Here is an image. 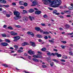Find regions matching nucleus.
I'll use <instances>...</instances> for the list:
<instances>
[{
  "label": "nucleus",
  "mask_w": 73,
  "mask_h": 73,
  "mask_svg": "<svg viewBox=\"0 0 73 73\" xmlns=\"http://www.w3.org/2000/svg\"><path fill=\"white\" fill-rule=\"evenodd\" d=\"M54 3L55 5H56L57 8L59 7V5L62 3V2H61V1L60 0H57L54 1Z\"/></svg>",
  "instance_id": "nucleus-1"
},
{
  "label": "nucleus",
  "mask_w": 73,
  "mask_h": 73,
  "mask_svg": "<svg viewBox=\"0 0 73 73\" xmlns=\"http://www.w3.org/2000/svg\"><path fill=\"white\" fill-rule=\"evenodd\" d=\"M14 15L17 17L19 18H21V16H20V13L19 12L17 11H15L14 12Z\"/></svg>",
  "instance_id": "nucleus-2"
},
{
  "label": "nucleus",
  "mask_w": 73,
  "mask_h": 73,
  "mask_svg": "<svg viewBox=\"0 0 73 73\" xmlns=\"http://www.w3.org/2000/svg\"><path fill=\"white\" fill-rule=\"evenodd\" d=\"M51 0H42V1L43 2L44 4L45 5H48V2H50Z\"/></svg>",
  "instance_id": "nucleus-3"
},
{
  "label": "nucleus",
  "mask_w": 73,
  "mask_h": 73,
  "mask_svg": "<svg viewBox=\"0 0 73 73\" xmlns=\"http://www.w3.org/2000/svg\"><path fill=\"white\" fill-rule=\"evenodd\" d=\"M13 38H14V41L16 42L18 40H19L20 38V37L19 36H15Z\"/></svg>",
  "instance_id": "nucleus-4"
},
{
  "label": "nucleus",
  "mask_w": 73,
  "mask_h": 73,
  "mask_svg": "<svg viewBox=\"0 0 73 73\" xmlns=\"http://www.w3.org/2000/svg\"><path fill=\"white\" fill-rule=\"evenodd\" d=\"M33 57L35 58H42V57L41 56H40V55L39 54H38L37 56L36 55H33Z\"/></svg>",
  "instance_id": "nucleus-5"
},
{
  "label": "nucleus",
  "mask_w": 73,
  "mask_h": 73,
  "mask_svg": "<svg viewBox=\"0 0 73 73\" xmlns=\"http://www.w3.org/2000/svg\"><path fill=\"white\" fill-rule=\"evenodd\" d=\"M51 6L52 7H53V8H57L56 5L55 4V3H54V1L51 3Z\"/></svg>",
  "instance_id": "nucleus-6"
},
{
  "label": "nucleus",
  "mask_w": 73,
  "mask_h": 73,
  "mask_svg": "<svg viewBox=\"0 0 73 73\" xmlns=\"http://www.w3.org/2000/svg\"><path fill=\"white\" fill-rule=\"evenodd\" d=\"M27 33L28 35H31V36H32V37H33L34 36H35V34H34L33 32H32L29 31L27 32Z\"/></svg>",
  "instance_id": "nucleus-7"
},
{
  "label": "nucleus",
  "mask_w": 73,
  "mask_h": 73,
  "mask_svg": "<svg viewBox=\"0 0 73 73\" xmlns=\"http://www.w3.org/2000/svg\"><path fill=\"white\" fill-rule=\"evenodd\" d=\"M10 34L11 35H12L13 36H16V35H17V33H15L14 31H11L10 32Z\"/></svg>",
  "instance_id": "nucleus-8"
},
{
  "label": "nucleus",
  "mask_w": 73,
  "mask_h": 73,
  "mask_svg": "<svg viewBox=\"0 0 73 73\" xmlns=\"http://www.w3.org/2000/svg\"><path fill=\"white\" fill-rule=\"evenodd\" d=\"M35 52L33 51H32L31 50H29V51H28V53L29 54H34Z\"/></svg>",
  "instance_id": "nucleus-9"
},
{
  "label": "nucleus",
  "mask_w": 73,
  "mask_h": 73,
  "mask_svg": "<svg viewBox=\"0 0 73 73\" xmlns=\"http://www.w3.org/2000/svg\"><path fill=\"white\" fill-rule=\"evenodd\" d=\"M1 45L3 46H6L8 45V44L6 42H2L1 43Z\"/></svg>",
  "instance_id": "nucleus-10"
},
{
  "label": "nucleus",
  "mask_w": 73,
  "mask_h": 73,
  "mask_svg": "<svg viewBox=\"0 0 73 73\" xmlns=\"http://www.w3.org/2000/svg\"><path fill=\"white\" fill-rule=\"evenodd\" d=\"M27 45H29V44L28 42H26L23 43L21 44V45H22V46H25Z\"/></svg>",
  "instance_id": "nucleus-11"
},
{
  "label": "nucleus",
  "mask_w": 73,
  "mask_h": 73,
  "mask_svg": "<svg viewBox=\"0 0 73 73\" xmlns=\"http://www.w3.org/2000/svg\"><path fill=\"white\" fill-rule=\"evenodd\" d=\"M30 44H31V46H33V47H35L36 46V45L35 44V43H34L32 42H30Z\"/></svg>",
  "instance_id": "nucleus-12"
},
{
  "label": "nucleus",
  "mask_w": 73,
  "mask_h": 73,
  "mask_svg": "<svg viewBox=\"0 0 73 73\" xmlns=\"http://www.w3.org/2000/svg\"><path fill=\"white\" fill-rule=\"evenodd\" d=\"M23 20L24 21H28V18L27 17H23Z\"/></svg>",
  "instance_id": "nucleus-13"
},
{
  "label": "nucleus",
  "mask_w": 73,
  "mask_h": 73,
  "mask_svg": "<svg viewBox=\"0 0 73 73\" xmlns=\"http://www.w3.org/2000/svg\"><path fill=\"white\" fill-rule=\"evenodd\" d=\"M33 60L34 62H39V60L37 59L36 58H33Z\"/></svg>",
  "instance_id": "nucleus-14"
},
{
  "label": "nucleus",
  "mask_w": 73,
  "mask_h": 73,
  "mask_svg": "<svg viewBox=\"0 0 73 73\" xmlns=\"http://www.w3.org/2000/svg\"><path fill=\"white\" fill-rule=\"evenodd\" d=\"M0 3L3 4H5V3H7V1L5 0H0Z\"/></svg>",
  "instance_id": "nucleus-15"
},
{
  "label": "nucleus",
  "mask_w": 73,
  "mask_h": 73,
  "mask_svg": "<svg viewBox=\"0 0 73 73\" xmlns=\"http://www.w3.org/2000/svg\"><path fill=\"white\" fill-rule=\"evenodd\" d=\"M33 4L31 6H35V5H37V4L36 3V1H34L33 2Z\"/></svg>",
  "instance_id": "nucleus-16"
},
{
  "label": "nucleus",
  "mask_w": 73,
  "mask_h": 73,
  "mask_svg": "<svg viewBox=\"0 0 73 73\" xmlns=\"http://www.w3.org/2000/svg\"><path fill=\"white\" fill-rule=\"evenodd\" d=\"M35 13L36 15H40L41 13V12L40 11H35Z\"/></svg>",
  "instance_id": "nucleus-17"
},
{
  "label": "nucleus",
  "mask_w": 73,
  "mask_h": 73,
  "mask_svg": "<svg viewBox=\"0 0 73 73\" xmlns=\"http://www.w3.org/2000/svg\"><path fill=\"white\" fill-rule=\"evenodd\" d=\"M40 28L38 27H36L35 28V30H36L37 31H40Z\"/></svg>",
  "instance_id": "nucleus-18"
},
{
  "label": "nucleus",
  "mask_w": 73,
  "mask_h": 73,
  "mask_svg": "<svg viewBox=\"0 0 73 73\" xmlns=\"http://www.w3.org/2000/svg\"><path fill=\"white\" fill-rule=\"evenodd\" d=\"M29 12H30V13H32V12H35V11L33 9H30L29 11Z\"/></svg>",
  "instance_id": "nucleus-19"
},
{
  "label": "nucleus",
  "mask_w": 73,
  "mask_h": 73,
  "mask_svg": "<svg viewBox=\"0 0 73 73\" xmlns=\"http://www.w3.org/2000/svg\"><path fill=\"white\" fill-rule=\"evenodd\" d=\"M49 41L51 44H53L54 43V41L52 40H49Z\"/></svg>",
  "instance_id": "nucleus-20"
},
{
  "label": "nucleus",
  "mask_w": 73,
  "mask_h": 73,
  "mask_svg": "<svg viewBox=\"0 0 73 73\" xmlns=\"http://www.w3.org/2000/svg\"><path fill=\"white\" fill-rule=\"evenodd\" d=\"M36 37H38L39 38H42V36L40 35L37 34L36 35Z\"/></svg>",
  "instance_id": "nucleus-21"
},
{
  "label": "nucleus",
  "mask_w": 73,
  "mask_h": 73,
  "mask_svg": "<svg viewBox=\"0 0 73 73\" xmlns=\"http://www.w3.org/2000/svg\"><path fill=\"white\" fill-rule=\"evenodd\" d=\"M19 3L20 5H23L24 2L23 1H20Z\"/></svg>",
  "instance_id": "nucleus-22"
},
{
  "label": "nucleus",
  "mask_w": 73,
  "mask_h": 73,
  "mask_svg": "<svg viewBox=\"0 0 73 73\" xmlns=\"http://www.w3.org/2000/svg\"><path fill=\"white\" fill-rule=\"evenodd\" d=\"M52 61H53L54 62H58V60L55 59H53Z\"/></svg>",
  "instance_id": "nucleus-23"
},
{
  "label": "nucleus",
  "mask_w": 73,
  "mask_h": 73,
  "mask_svg": "<svg viewBox=\"0 0 73 73\" xmlns=\"http://www.w3.org/2000/svg\"><path fill=\"white\" fill-rule=\"evenodd\" d=\"M29 18L30 19V20H31V21H32V20H33L32 19H34V17H31L30 16L29 17Z\"/></svg>",
  "instance_id": "nucleus-24"
},
{
  "label": "nucleus",
  "mask_w": 73,
  "mask_h": 73,
  "mask_svg": "<svg viewBox=\"0 0 73 73\" xmlns=\"http://www.w3.org/2000/svg\"><path fill=\"white\" fill-rule=\"evenodd\" d=\"M68 9H69V10H73V8L70 6L68 7Z\"/></svg>",
  "instance_id": "nucleus-25"
},
{
  "label": "nucleus",
  "mask_w": 73,
  "mask_h": 73,
  "mask_svg": "<svg viewBox=\"0 0 73 73\" xmlns=\"http://www.w3.org/2000/svg\"><path fill=\"white\" fill-rule=\"evenodd\" d=\"M14 19L15 20H18L19 19H21V18H19V17H14Z\"/></svg>",
  "instance_id": "nucleus-26"
},
{
  "label": "nucleus",
  "mask_w": 73,
  "mask_h": 73,
  "mask_svg": "<svg viewBox=\"0 0 73 73\" xmlns=\"http://www.w3.org/2000/svg\"><path fill=\"white\" fill-rule=\"evenodd\" d=\"M65 26L66 28H69L70 27V26L69 25H66Z\"/></svg>",
  "instance_id": "nucleus-27"
},
{
  "label": "nucleus",
  "mask_w": 73,
  "mask_h": 73,
  "mask_svg": "<svg viewBox=\"0 0 73 73\" xmlns=\"http://www.w3.org/2000/svg\"><path fill=\"white\" fill-rule=\"evenodd\" d=\"M5 41L6 42H8L9 43L11 42V41H10V40H9V39H5Z\"/></svg>",
  "instance_id": "nucleus-28"
},
{
  "label": "nucleus",
  "mask_w": 73,
  "mask_h": 73,
  "mask_svg": "<svg viewBox=\"0 0 73 73\" xmlns=\"http://www.w3.org/2000/svg\"><path fill=\"white\" fill-rule=\"evenodd\" d=\"M8 29H10V30H13V29L11 26H9L8 27Z\"/></svg>",
  "instance_id": "nucleus-29"
},
{
  "label": "nucleus",
  "mask_w": 73,
  "mask_h": 73,
  "mask_svg": "<svg viewBox=\"0 0 73 73\" xmlns=\"http://www.w3.org/2000/svg\"><path fill=\"white\" fill-rule=\"evenodd\" d=\"M43 34H45V35H49V32H43Z\"/></svg>",
  "instance_id": "nucleus-30"
},
{
  "label": "nucleus",
  "mask_w": 73,
  "mask_h": 73,
  "mask_svg": "<svg viewBox=\"0 0 73 73\" xmlns=\"http://www.w3.org/2000/svg\"><path fill=\"white\" fill-rule=\"evenodd\" d=\"M23 5L25 7H27L28 5V3H24Z\"/></svg>",
  "instance_id": "nucleus-31"
},
{
  "label": "nucleus",
  "mask_w": 73,
  "mask_h": 73,
  "mask_svg": "<svg viewBox=\"0 0 73 73\" xmlns=\"http://www.w3.org/2000/svg\"><path fill=\"white\" fill-rule=\"evenodd\" d=\"M50 65L52 67V66H53V65H54V63L51 62V63H50Z\"/></svg>",
  "instance_id": "nucleus-32"
},
{
  "label": "nucleus",
  "mask_w": 73,
  "mask_h": 73,
  "mask_svg": "<svg viewBox=\"0 0 73 73\" xmlns=\"http://www.w3.org/2000/svg\"><path fill=\"white\" fill-rule=\"evenodd\" d=\"M41 50L42 51H45V50H46V49L45 48H43Z\"/></svg>",
  "instance_id": "nucleus-33"
},
{
  "label": "nucleus",
  "mask_w": 73,
  "mask_h": 73,
  "mask_svg": "<svg viewBox=\"0 0 73 73\" xmlns=\"http://www.w3.org/2000/svg\"><path fill=\"white\" fill-rule=\"evenodd\" d=\"M6 16L7 17H10V15L8 14H6Z\"/></svg>",
  "instance_id": "nucleus-34"
},
{
  "label": "nucleus",
  "mask_w": 73,
  "mask_h": 73,
  "mask_svg": "<svg viewBox=\"0 0 73 73\" xmlns=\"http://www.w3.org/2000/svg\"><path fill=\"white\" fill-rule=\"evenodd\" d=\"M69 54L70 55H71V56H72L73 55V52H72L70 51L69 52Z\"/></svg>",
  "instance_id": "nucleus-35"
},
{
  "label": "nucleus",
  "mask_w": 73,
  "mask_h": 73,
  "mask_svg": "<svg viewBox=\"0 0 73 73\" xmlns=\"http://www.w3.org/2000/svg\"><path fill=\"white\" fill-rule=\"evenodd\" d=\"M2 36L3 37H7V35L5 34H2Z\"/></svg>",
  "instance_id": "nucleus-36"
},
{
  "label": "nucleus",
  "mask_w": 73,
  "mask_h": 73,
  "mask_svg": "<svg viewBox=\"0 0 73 73\" xmlns=\"http://www.w3.org/2000/svg\"><path fill=\"white\" fill-rule=\"evenodd\" d=\"M57 12V10H55L53 11V13H54H54L56 14Z\"/></svg>",
  "instance_id": "nucleus-37"
},
{
  "label": "nucleus",
  "mask_w": 73,
  "mask_h": 73,
  "mask_svg": "<svg viewBox=\"0 0 73 73\" xmlns=\"http://www.w3.org/2000/svg\"><path fill=\"white\" fill-rule=\"evenodd\" d=\"M62 56V55L61 54H58L57 57H61Z\"/></svg>",
  "instance_id": "nucleus-38"
},
{
  "label": "nucleus",
  "mask_w": 73,
  "mask_h": 73,
  "mask_svg": "<svg viewBox=\"0 0 73 73\" xmlns=\"http://www.w3.org/2000/svg\"><path fill=\"white\" fill-rule=\"evenodd\" d=\"M47 54H48V56H51V53H50V52H48L47 53Z\"/></svg>",
  "instance_id": "nucleus-39"
},
{
  "label": "nucleus",
  "mask_w": 73,
  "mask_h": 73,
  "mask_svg": "<svg viewBox=\"0 0 73 73\" xmlns=\"http://www.w3.org/2000/svg\"><path fill=\"white\" fill-rule=\"evenodd\" d=\"M19 8L22 9H24V7L23 6H20L19 7Z\"/></svg>",
  "instance_id": "nucleus-40"
},
{
  "label": "nucleus",
  "mask_w": 73,
  "mask_h": 73,
  "mask_svg": "<svg viewBox=\"0 0 73 73\" xmlns=\"http://www.w3.org/2000/svg\"><path fill=\"white\" fill-rule=\"evenodd\" d=\"M61 46L62 49H65V47H66V46H63V45H61Z\"/></svg>",
  "instance_id": "nucleus-41"
},
{
  "label": "nucleus",
  "mask_w": 73,
  "mask_h": 73,
  "mask_svg": "<svg viewBox=\"0 0 73 73\" xmlns=\"http://www.w3.org/2000/svg\"><path fill=\"white\" fill-rule=\"evenodd\" d=\"M3 7H5L6 8H8L9 7V6L8 5H3Z\"/></svg>",
  "instance_id": "nucleus-42"
},
{
  "label": "nucleus",
  "mask_w": 73,
  "mask_h": 73,
  "mask_svg": "<svg viewBox=\"0 0 73 73\" xmlns=\"http://www.w3.org/2000/svg\"><path fill=\"white\" fill-rule=\"evenodd\" d=\"M23 52V51L21 50H19L18 51V53H21V52Z\"/></svg>",
  "instance_id": "nucleus-43"
},
{
  "label": "nucleus",
  "mask_w": 73,
  "mask_h": 73,
  "mask_svg": "<svg viewBox=\"0 0 73 73\" xmlns=\"http://www.w3.org/2000/svg\"><path fill=\"white\" fill-rule=\"evenodd\" d=\"M15 27H17V28H21V26L19 25H17L15 26Z\"/></svg>",
  "instance_id": "nucleus-44"
},
{
  "label": "nucleus",
  "mask_w": 73,
  "mask_h": 73,
  "mask_svg": "<svg viewBox=\"0 0 73 73\" xmlns=\"http://www.w3.org/2000/svg\"><path fill=\"white\" fill-rule=\"evenodd\" d=\"M42 66L43 68H46V67H47L45 65H42Z\"/></svg>",
  "instance_id": "nucleus-45"
},
{
  "label": "nucleus",
  "mask_w": 73,
  "mask_h": 73,
  "mask_svg": "<svg viewBox=\"0 0 73 73\" xmlns=\"http://www.w3.org/2000/svg\"><path fill=\"white\" fill-rule=\"evenodd\" d=\"M43 17L44 18H48V16L46 15H43Z\"/></svg>",
  "instance_id": "nucleus-46"
},
{
  "label": "nucleus",
  "mask_w": 73,
  "mask_h": 73,
  "mask_svg": "<svg viewBox=\"0 0 73 73\" xmlns=\"http://www.w3.org/2000/svg\"><path fill=\"white\" fill-rule=\"evenodd\" d=\"M3 66H4L5 68H7V67H8V66L6 64H3Z\"/></svg>",
  "instance_id": "nucleus-47"
},
{
  "label": "nucleus",
  "mask_w": 73,
  "mask_h": 73,
  "mask_svg": "<svg viewBox=\"0 0 73 73\" xmlns=\"http://www.w3.org/2000/svg\"><path fill=\"white\" fill-rule=\"evenodd\" d=\"M70 13H71V11H67V14H70Z\"/></svg>",
  "instance_id": "nucleus-48"
},
{
  "label": "nucleus",
  "mask_w": 73,
  "mask_h": 73,
  "mask_svg": "<svg viewBox=\"0 0 73 73\" xmlns=\"http://www.w3.org/2000/svg\"><path fill=\"white\" fill-rule=\"evenodd\" d=\"M12 4L13 5H14V6H15L16 4V3H12Z\"/></svg>",
  "instance_id": "nucleus-49"
},
{
  "label": "nucleus",
  "mask_w": 73,
  "mask_h": 73,
  "mask_svg": "<svg viewBox=\"0 0 73 73\" xmlns=\"http://www.w3.org/2000/svg\"><path fill=\"white\" fill-rule=\"evenodd\" d=\"M66 17H71V16L70 15H67Z\"/></svg>",
  "instance_id": "nucleus-50"
},
{
  "label": "nucleus",
  "mask_w": 73,
  "mask_h": 73,
  "mask_svg": "<svg viewBox=\"0 0 73 73\" xmlns=\"http://www.w3.org/2000/svg\"><path fill=\"white\" fill-rule=\"evenodd\" d=\"M62 62H65V60L63 59H62L60 60Z\"/></svg>",
  "instance_id": "nucleus-51"
},
{
  "label": "nucleus",
  "mask_w": 73,
  "mask_h": 73,
  "mask_svg": "<svg viewBox=\"0 0 73 73\" xmlns=\"http://www.w3.org/2000/svg\"><path fill=\"white\" fill-rule=\"evenodd\" d=\"M23 12H24V13H28V11H25V10H23Z\"/></svg>",
  "instance_id": "nucleus-52"
},
{
  "label": "nucleus",
  "mask_w": 73,
  "mask_h": 73,
  "mask_svg": "<svg viewBox=\"0 0 73 73\" xmlns=\"http://www.w3.org/2000/svg\"><path fill=\"white\" fill-rule=\"evenodd\" d=\"M39 31H40V33H42V32H43H43H44V31H43V30H41V29H40V30Z\"/></svg>",
  "instance_id": "nucleus-53"
},
{
  "label": "nucleus",
  "mask_w": 73,
  "mask_h": 73,
  "mask_svg": "<svg viewBox=\"0 0 73 73\" xmlns=\"http://www.w3.org/2000/svg\"><path fill=\"white\" fill-rule=\"evenodd\" d=\"M58 54V53L56 52L54 53V56H57Z\"/></svg>",
  "instance_id": "nucleus-54"
},
{
  "label": "nucleus",
  "mask_w": 73,
  "mask_h": 73,
  "mask_svg": "<svg viewBox=\"0 0 73 73\" xmlns=\"http://www.w3.org/2000/svg\"><path fill=\"white\" fill-rule=\"evenodd\" d=\"M7 27V25H4L3 26V28H6V27Z\"/></svg>",
  "instance_id": "nucleus-55"
},
{
  "label": "nucleus",
  "mask_w": 73,
  "mask_h": 73,
  "mask_svg": "<svg viewBox=\"0 0 73 73\" xmlns=\"http://www.w3.org/2000/svg\"><path fill=\"white\" fill-rule=\"evenodd\" d=\"M15 48H16V49H17V48H18V46L16 45H15L14 46Z\"/></svg>",
  "instance_id": "nucleus-56"
},
{
  "label": "nucleus",
  "mask_w": 73,
  "mask_h": 73,
  "mask_svg": "<svg viewBox=\"0 0 73 73\" xmlns=\"http://www.w3.org/2000/svg\"><path fill=\"white\" fill-rule=\"evenodd\" d=\"M48 9H50V10L51 11H52V10H53V9L50 7H48Z\"/></svg>",
  "instance_id": "nucleus-57"
},
{
  "label": "nucleus",
  "mask_w": 73,
  "mask_h": 73,
  "mask_svg": "<svg viewBox=\"0 0 73 73\" xmlns=\"http://www.w3.org/2000/svg\"><path fill=\"white\" fill-rule=\"evenodd\" d=\"M62 42L63 43V44H66V41H62Z\"/></svg>",
  "instance_id": "nucleus-58"
},
{
  "label": "nucleus",
  "mask_w": 73,
  "mask_h": 73,
  "mask_svg": "<svg viewBox=\"0 0 73 73\" xmlns=\"http://www.w3.org/2000/svg\"><path fill=\"white\" fill-rule=\"evenodd\" d=\"M37 52L38 54H39V53L40 54H42V53L40 52V51H38Z\"/></svg>",
  "instance_id": "nucleus-59"
},
{
  "label": "nucleus",
  "mask_w": 73,
  "mask_h": 73,
  "mask_svg": "<svg viewBox=\"0 0 73 73\" xmlns=\"http://www.w3.org/2000/svg\"><path fill=\"white\" fill-rule=\"evenodd\" d=\"M45 39H48V36H45L44 37Z\"/></svg>",
  "instance_id": "nucleus-60"
},
{
  "label": "nucleus",
  "mask_w": 73,
  "mask_h": 73,
  "mask_svg": "<svg viewBox=\"0 0 73 73\" xmlns=\"http://www.w3.org/2000/svg\"><path fill=\"white\" fill-rule=\"evenodd\" d=\"M41 25H42V26H45V24L41 23Z\"/></svg>",
  "instance_id": "nucleus-61"
},
{
  "label": "nucleus",
  "mask_w": 73,
  "mask_h": 73,
  "mask_svg": "<svg viewBox=\"0 0 73 73\" xmlns=\"http://www.w3.org/2000/svg\"><path fill=\"white\" fill-rule=\"evenodd\" d=\"M3 14H4V15H5V14H6V11H3Z\"/></svg>",
  "instance_id": "nucleus-62"
},
{
  "label": "nucleus",
  "mask_w": 73,
  "mask_h": 73,
  "mask_svg": "<svg viewBox=\"0 0 73 73\" xmlns=\"http://www.w3.org/2000/svg\"><path fill=\"white\" fill-rule=\"evenodd\" d=\"M54 51H55V52H57L58 50L56 49H54Z\"/></svg>",
  "instance_id": "nucleus-63"
},
{
  "label": "nucleus",
  "mask_w": 73,
  "mask_h": 73,
  "mask_svg": "<svg viewBox=\"0 0 73 73\" xmlns=\"http://www.w3.org/2000/svg\"><path fill=\"white\" fill-rule=\"evenodd\" d=\"M55 15H60V13H56Z\"/></svg>",
  "instance_id": "nucleus-64"
}]
</instances>
